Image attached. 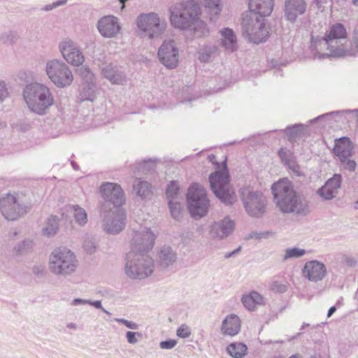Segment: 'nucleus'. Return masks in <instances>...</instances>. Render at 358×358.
Returning <instances> with one entry per match:
<instances>
[{
    "label": "nucleus",
    "mask_w": 358,
    "mask_h": 358,
    "mask_svg": "<svg viewBox=\"0 0 358 358\" xmlns=\"http://www.w3.org/2000/svg\"><path fill=\"white\" fill-rule=\"evenodd\" d=\"M268 234V232L265 233H258L256 231L251 232L247 237L248 239H260L263 237H266V234Z\"/></svg>",
    "instance_id": "nucleus-60"
},
{
    "label": "nucleus",
    "mask_w": 358,
    "mask_h": 358,
    "mask_svg": "<svg viewBox=\"0 0 358 358\" xmlns=\"http://www.w3.org/2000/svg\"><path fill=\"white\" fill-rule=\"evenodd\" d=\"M89 302L90 303L88 304L94 306V308H96L97 309H101L103 313H105L107 315H111L110 312H108L107 310H106L105 308H103L102 307L101 301H90V300H89Z\"/></svg>",
    "instance_id": "nucleus-59"
},
{
    "label": "nucleus",
    "mask_w": 358,
    "mask_h": 358,
    "mask_svg": "<svg viewBox=\"0 0 358 358\" xmlns=\"http://www.w3.org/2000/svg\"><path fill=\"white\" fill-rule=\"evenodd\" d=\"M154 269L152 257L145 253L129 252L126 256L125 274L131 279L142 280L150 276Z\"/></svg>",
    "instance_id": "nucleus-7"
},
{
    "label": "nucleus",
    "mask_w": 358,
    "mask_h": 358,
    "mask_svg": "<svg viewBox=\"0 0 358 358\" xmlns=\"http://www.w3.org/2000/svg\"><path fill=\"white\" fill-rule=\"evenodd\" d=\"M45 268L43 266H34L33 268V273L37 277H42L44 275Z\"/></svg>",
    "instance_id": "nucleus-62"
},
{
    "label": "nucleus",
    "mask_w": 358,
    "mask_h": 358,
    "mask_svg": "<svg viewBox=\"0 0 358 358\" xmlns=\"http://www.w3.org/2000/svg\"><path fill=\"white\" fill-rule=\"evenodd\" d=\"M71 211L73 212V217L76 222L80 226H84L88 221L87 213L86 210L78 205H71L69 206Z\"/></svg>",
    "instance_id": "nucleus-37"
},
{
    "label": "nucleus",
    "mask_w": 358,
    "mask_h": 358,
    "mask_svg": "<svg viewBox=\"0 0 358 358\" xmlns=\"http://www.w3.org/2000/svg\"><path fill=\"white\" fill-rule=\"evenodd\" d=\"M0 211L7 220L14 221L27 213L26 206L21 205L11 194L0 199Z\"/></svg>",
    "instance_id": "nucleus-16"
},
{
    "label": "nucleus",
    "mask_w": 358,
    "mask_h": 358,
    "mask_svg": "<svg viewBox=\"0 0 358 358\" xmlns=\"http://www.w3.org/2000/svg\"><path fill=\"white\" fill-rule=\"evenodd\" d=\"M285 166H287L290 170H292L294 173H298L299 171V166L296 163L295 157H292V159H289L283 163Z\"/></svg>",
    "instance_id": "nucleus-53"
},
{
    "label": "nucleus",
    "mask_w": 358,
    "mask_h": 358,
    "mask_svg": "<svg viewBox=\"0 0 358 358\" xmlns=\"http://www.w3.org/2000/svg\"><path fill=\"white\" fill-rule=\"evenodd\" d=\"M59 226V217L56 215H51L47 219L45 226L42 229V233L44 236L48 237L53 236L57 233Z\"/></svg>",
    "instance_id": "nucleus-35"
},
{
    "label": "nucleus",
    "mask_w": 358,
    "mask_h": 358,
    "mask_svg": "<svg viewBox=\"0 0 358 358\" xmlns=\"http://www.w3.org/2000/svg\"><path fill=\"white\" fill-rule=\"evenodd\" d=\"M352 45L353 48H349L354 52L352 56H355L356 52L358 53V28H356L352 34Z\"/></svg>",
    "instance_id": "nucleus-54"
},
{
    "label": "nucleus",
    "mask_w": 358,
    "mask_h": 358,
    "mask_svg": "<svg viewBox=\"0 0 358 358\" xmlns=\"http://www.w3.org/2000/svg\"><path fill=\"white\" fill-rule=\"evenodd\" d=\"M101 73L105 78L112 84L124 85L127 83V76L123 71L118 66L112 64H106L101 69Z\"/></svg>",
    "instance_id": "nucleus-23"
},
{
    "label": "nucleus",
    "mask_w": 358,
    "mask_h": 358,
    "mask_svg": "<svg viewBox=\"0 0 358 358\" xmlns=\"http://www.w3.org/2000/svg\"><path fill=\"white\" fill-rule=\"evenodd\" d=\"M99 191L103 200L100 210L120 208L125 201L123 190L118 184L104 182L101 185Z\"/></svg>",
    "instance_id": "nucleus-13"
},
{
    "label": "nucleus",
    "mask_w": 358,
    "mask_h": 358,
    "mask_svg": "<svg viewBox=\"0 0 358 358\" xmlns=\"http://www.w3.org/2000/svg\"><path fill=\"white\" fill-rule=\"evenodd\" d=\"M347 39L346 29L341 23L331 25L324 36H312L310 48L315 50L314 59H324L327 57L353 55V51L347 45Z\"/></svg>",
    "instance_id": "nucleus-2"
},
{
    "label": "nucleus",
    "mask_w": 358,
    "mask_h": 358,
    "mask_svg": "<svg viewBox=\"0 0 358 358\" xmlns=\"http://www.w3.org/2000/svg\"><path fill=\"white\" fill-rule=\"evenodd\" d=\"M23 97L29 109L38 115H45L55 103L50 88L38 83L26 85Z\"/></svg>",
    "instance_id": "nucleus-4"
},
{
    "label": "nucleus",
    "mask_w": 358,
    "mask_h": 358,
    "mask_svg": "<svg viewBox=\"0 0 358 358\" xmlns=\"http://www.w3.org/2000/svg\"><path fill=\"white\" fill-rule=\"evenodd\" d=\"M177 344V341L173 339H169L160 342L159 346L162 349L171 350Z\"/></svg>",
    "instance_id": "nucleus-56"
},
{
    "label": "nucleus",
    "mask_w": 358,
    "mask_h": 358,
    "mask_svg": "<svg viewBox=\"0 0 358 358\" xmlns=\"http://www.w3.org/2000/svg\"><path fill=\"white\" fill-rule=\"evenodd\" d=\"M274 201L283 213L306 216L310 213L309 202L294 189L292 182L287 178L279 180L271 187Z\"/></svg>",
    "instance_id": "nucleus-3"
},
{
    "label": "nucleus",
    "mask_w": 358,
    "mask_h": 358,
    "mask_svg": "<svg viewBox=\"0 0 358 358\" xmlns=\"http://www.w3.org/2000/svg\"><path fill=\"white\" fill-rule=\"evenodd\" d=\"M96 27L101 36L106 38H115L121 30L118 17L113 15L101 17L97 22Z\"/></svg>",
    "instance_id": "nucleus-19"
},
{
    "label": "nucleus",
    "mask_w": 358,
    "mask_h": 358,
    "mask_svg": "<svg viewBox=\"0 0 358 358\" xmlns=\"http://www.w3.org/2000/svg\"><path fill=\"white\" fill-rule=\"evenodd\" d=\"M341 175L336 173L325 182V185L328 186L331 190H333L336 194H337L338 189L341 188Z\"/></svg>",
    "instance_id": "nucleus-40"
},
{
    "label": "nucleus",
    "mask_w": 358,
    "mask_h": 358,
    "mask_svg": "<svg viewBox=\"0 0 358 358\" xmlns=\"http://www.w3.org/2000/svg\"><path fill=\"white\" fill-rule=\"evenodd\" d=\"M18 38L17 34L13 31H6L0 35V41L7 45H13L17 41Z\"/></svg>",
    "instance_id": "nucleus-41"
},
{
    "label": "nucleus",
    "mask_w": 358,
    "mask_h": 358,
    "mask_svg": "<svg viewBox=\"0 0 358 358\" xmlns=\"http://www.w3.org/2000/svg\"><path fill=\"white\" fill-rule=\"evenodd\" d=\"M352 150L353 145L349 138L343 136L335 140L333 152L338 157L340 162H343L351 157Z\"/></svg>",
    "instance_id": "nucleus-25"
},
{
    "label": "nucleus",
    "mask_w": 358,
    "mask_h": 358,
    "mask_svg": "<svg viewBox=\"0 0 358 358\" xmlns=\"http://www.w3.org/2000/svg\"><path fill=\"white\" fill-rule=\"evenodd\" d=\"M307 3L306 0H285L284 15L285 19L294 23L297 17L304 14L306 11Z\"/></svg>",
    "instance_id": "nucleus-21"
},
{
    "label": "nucleus",
    "mask_w": 358,
    "mask_h": 358,
    "mask_svg": "<svg viewBox=\"0 0 358 358\" xmlns=\"http://www.w3.org/2000/svg\"><path fill=\"white\" fill-rule=\"evenodd\" d=\"M203 6L207 11L208 19L211 22H216L222 12L221 0H203Z\"/></svg>",
    "instance_id": "nucleus-30"
},
{
    "label": "nucleus",
    "mask_w": 358,
    "mask_h": 358,
    "mask_svg": "<svg viewBox=\"0 0 358 358\" xmlns=\"http://www.w3.org/2000/svg\"><path fill=\"white\" fill-rule=\"evenodd\" d=\"M33 246V242L31 240H24L22 241L21 243H18L15 248L14 250L17 253H24L30 248H31Z\"/></svg>",
    "instance_id": "nucleus-46"
},
{
    "label": "nucleus",
    "mask_w": 358,
    "mask_h": 358,
    "mask_svg": "<svg viewBox=\"0 0 358 358\" xmlns=\"http://www.w3.org/2000/svg\"><path fill=\"white\" fill-rule=\"evenodd\" d=\"M305 132L306 128L304 125L301 124L287 127L285 129V133L289 140H294L295 138L303 137L305 135Z\"/></svg>",
    "instance_id": "nucleus-38"
},
{
    "label": "nucleus",
    "mask_w": 358,
    "mask_h": 358,
    "mask_svg": "<svg viewBox=\"0 0 358 358\" xmlns=\"http://www.w3.org/2000/svg\"><path fill=\"white\" fill-rule=\"evenodd\" d=\"M187 207L191 216L195 219L204 217L209 208L206 190L199 184L194 183L187 194Z\"/></svg>",
    "instance_id": "nucleus-10"
},
{
    "label": "nucleus",
    "mask_w": 358,
    "mask_h": 358,
    "mask_svg": "<svg viewBox=\"0 0 358 358\" xmlns=\"http://www.w3.org/2000/svg\"><path fill=\"white\" fill-rule=\"evenodd\" d=\"M59 50L64 59L70 64L78 66L85 62V57L76 43L66 38L59 43Z\"/></svg>",
    "instance_id": "nucleus-18"
},
{
    "label": "nucleus",
    "mask_w": 358,
    "mask_h": 358,
    "mask_svg": "<svg viewBox=\"0 0 358 358\" xmlns=\"http://www.w3.org/2000/svg\"><path fill=\"white\" fill-rule=\"evenodd\" d=\"M78 73L82 78L83 83L93 82L94 80V76L92 72L89 68L86 66H81L77 70Z\"/></svg>",
    "instance_id": "nucleus-42"
},
{
    "label": "nucleus",
    "mask_w": 358,
    "mask_h": 358,
    "mask_svg": "<svg viewBox=\"0 0 358 358\" xmlns=\"http://www.w3.org/2000/svg\"><path fill=\"white\" fill-rule=\"evenodd\" d=\"M155 160L148 159L147 160H143L139 162H136L133 166L134 173L136 176L145 175L152 171L155 168Z\"/></svg>",
    "instance_id": "nucleus-33"
},
{
    "label": "nucleus",
    "mask_w": 358,
    "mask_h": 358,
    "mask_svg": "<svg viewBox=\"0 0 358 358\" xmlns=\"http://www.w3.org/2000/svg\"><path fill=\"white\" fill-rule=\"evenodd\" d=\"M115 321L118 323L125 325L127 328L133 330H137L139 328V325L132 321L127 320L124 318H115Z\"/></svg>",
    "instance_id": "nucleus-50"
},
{
    "label": "nucleus",
    "mask_w": 358,
    "mask_h": 358,
    "mask_svg": "<svg viewBox=\"0 0 358 358\" xmlns=\"http://www.w3.org/2000/svg\"><path fill=\"white\" fill-rule=\"evenodd\" d=\"M227 352L233 358H243L248 353V346L243 343H231L227 347Z\"/></svg>",
    "instance_id": "nucleus-36"
},
{
    "label": "nucleus",
    "mask_w": 358,
    "mask_h": 358,
    "mask_svg": "<svg viewBox=\"0 0 358 358\" xmlns=\"http://www.w3.org/2000/svg\"><path fill=\"white\" fill-rule=\"evenodd\" d=\"M103 229L108 234H117L125 227L126 215L120 208L100 210Z\"/></svg>",
    "instance_id": "nucleus-14"
},
{
    "label": "nucleus",
    "mask_w": 358,
    "mask_h": 358,
    "mask_svg": "<svg viewBox=\"0 0 358 358\" xmlns=\"http://www.w3.org/2000/svg\"><path fill=\"white\" fill-rule=\"evenodd\" d=\"M317 193L324 200H331L336 194L325 184L317 189Z\"/></svg>",
    "instance_id": "nucleus-44"
},
{
    "label": "nucleus",
    "mask_w": 358,
    "mask_h": 358,
    "mask_svg": "<svg viewBox=\"0 0 358 358\" xmlns=\"http://www.w3.org/2000/svg\"><path fill=\"white\" fill-rule=\"evenodd\" d=\"M155 236L149 228L141 227L134 231L131 241L129 252L135 253H145L152 250L154 246Z\"/></svg>",
    "instance_id": "nucleus-15"
},
{
    "label": "nucleus",
    "mask_w": 358,
    "mask_h": 358,
    "mask_svg": "<svg viewBox=\"0 0 358 358\" xmlns=\"http://www.w3.org/2000/svg\"><path fill=\"white\" fill-rule=\"evenodd\" d=\"M177 259L176 252L170 247L164 246L159 253V264L163 268L172 265Z\"/></svg>",
    "instance_id": "nucleus-29"
},
{
    "label": "nucleus",
    "mask_w": 358,
    "mask_h": 358,
    "mask_svg": "<svg viewBox=\"0 0 358 358\" xmlns=\"http://www.w3.org/2000/svg\"><path fill=\"white\" fill-rule=\"evenodd\" d=\"M306 254V250L299 248L294 247L287 248L285 250V255L282 257L283 261H287L290 259H296L301 257Z\"/></svg>",
    "instance_id": "nucleus-39"
},
{
    "label": "nucleus",
    "mask_w": 358,
    "mask_h": 358,
    "mask_svg": "<svg viewBox=\"0 0 358 358\" xmlns=\"http://www.w3.org/2000/svg\"><path fill=\"white\" fill-rule=\"evenodd\" d=\"M133 189L136 194L142 199L149 197L152 194V185L148 182L136 178L134 181Z\"/></svg>",
    "instance_id": "nucleus-31"
},
{
    "label": "nucleus",
    "mask_w": 358,
    "mask_h": 358,
    "mask_svg": "<svg viewBox=\"0 0 358 358\" xmlns=\"http://www.w3.org/2000/svg\"><path fill=\"white\" fill-rule=\"evenodd\" d=\"M342 260L343 262L348 266H355L356 264V261L355 259L352 257H350V256H347V255H344L343 257H342Z\"/></svg>",
    "instance_id": "nucleus-61"
},
{
    "label": "nucleus",
    "mask_w": 358,
    "mask_h": 358,
    "mask_svg": "<svg viewBox=\"0 0 358 358\" xmlns=\"http://www.w3.org/2000/svg\"><path fill=\"white\" fill-rule=\"evenodd\" d=\"M136 336H138L139 338H142V334L140 332H135V331H127L126 333V338L129 343L130 344H136L138 343V339L136 338Z\"/></svg>",
    "instance_id": "nucleus-51"
},
{
    "label": "nucleus",
    "mask_w": 358,
    "mask_h": 358,
    "mask_svg": "<svg viewBox=\"0 0 358 358\" xmlns=\"http://www.w3.org/2000/svg\"><path fill=\"white\" fill-rule=\"evenodd\" d=\"M8 96V92L5 83L0 81V102L3 101Z\"/></svg>",
    "instance_id": "nucleus-57"
},
{
    "label": "nucleus",
    "mask_w": 358,
    "mask_h": 358,
    "mask_svg": "<svg viewBox=\"0 0 358 358\" xmlns=\"http://www.w3.org/2000/svg\"><path fill=\"white\" fill-rule=\"evenodd\" d=\"M179 191V187L176 182L171 181L166 188V196L169 200H173L176 197Z\"/></svg>",
    "instance_id": "nucleus-45"
},
{
    "label": "nucleus",
    "mask_w": 358,
    "mask_h": 358,
    "mask_svg": "<svg viewBox=\"0 0 358 358\" xmlns=\"http://www.w3.org/2000/svg\"><path fill=\"white\" fill-rule=\"evenodd\" d=\"M240 329L241 320L236 315H229L222 322V331L225 335L235 336L240 331Z\"/></svg>",
    "instance_id": "nucleus-27"
},
{
    "label": "nucleus",
    "mask_w": 358,
    "mask_h": 358,
    "mask_svg": "<svg viewBox=\"0 0 358 358\" xmlns=\"http://www.w3.org/2000/svg\"><path fill=\"white\" fill-rule=\"evenodd\" d=\"M249 12L247 14H256L269 16L273 10L274 0H247Z\"/></svg>",
    "instance_id": "nucleus-24"
},
{
    "label": "nucleus",
    "mask_w": 358,
    "mask_h": 358,
    "mask_svg": "<svg viewBox=\"0 0 358 358\" xmlns=\"http://www.w3.org/2000/svg\"><path fill=\"white\" fill-rule=\"evenodd\" d=\"M89 303H90L89 300L76 298L73 300L71 305H73V306L85 305V304H88Z\"/></svg>",
    "instance_id": "nucleus-63"
},
{
    "label": "nucleus",
    "mask_w": 358,
    "mask_h": 358,
    "mask_svg": "<svg viewBox=\"0 0 358 358\" xmlns=\"http://www.w3.org/2000/svg\"><path fill=\"white\" fill-rule=\"evenodd\" d=\"M303 275L312 282H318L323 280L327 275V267L317 260L307 262L302 270Z\"/></svg>",
    "instance_id": "nucleus-20"
},
{
    "label": "nucleus",
    "mask_w": 358,
    "mask_h": 358,
    "mask_svg": "<svg viewBox=\"0 0 358 358\" xmlns=\"http://www.w3.org/2000/svg\"><path fill=\"white\" fill-rule=\"evenodd\" d=\"M83 248L89 254H93L96 252V245L92 239L87 238L84 241Z\"/></svg>",
    "instance_id": "nucleus-49"
},
{
    "label": "nucleus",
    "mask_w": 358,
    "mask_h": 358,
    "mask_svg": "<svg viewBox=\"0 0 358 358\" xmlns=\"http://www.w3.org/2000/svg\"><path fill=\"white\" fill-rule=\"evenodd\" d=\"M235 222L229 217L214 222L211 227L210 233L212 237L223 239L229 236L234 231Z\"/></svg>",
    "instance_id": "nucleus-22"
},
{
    "label": "nucleus",
    "mask_w": 358,
    "mask_h": 358,
    "mask_svg": "<svg viewBox=\"0 0 358 358\" xmlns=\"http://www.w3.org/2000/svg\"><path fill=\"white\" fill-rule=\"evenodd\" d=\"M78 265L75 254L65 248L55 249L49 257L50 271L56 275L69 276L75 273Z\"/></svg>",
    "instance_id": "nucleus-6"
},
{
    "label": "nucleus",
    "mask_w": 358,
    "mask_h": 358,
    "mask_svg": "<svg viewBox=\"0 0 358 358\" xmlns=\"http://www.w3.org/2000/svg\"><path fill=\"white\" fill-rule=\"evenodd\" d=\"M176 335L182 338H188L191 335V329L186 324H183L178 328Z\"/></svg>",
    "instance_id": "nucleus-47"
},
{
    "label": "nucleus",
    "mask_w": 358,
    "mask_h": 358,
    "mask_svg": "<svg viewBox=\"0 0 358 358\" xmlns=\"http://www.w3.org/2000/svg\"><path fill=\"white\" fill-rule=\"evenodd\" d=\"M278 155L283 163L294 157L293 152L287 148H280L278 151Z\"/></svg>",
    "instance_id": "nucleus-48"
},
{
    "label": "nucleus",
    "mask_w": 358,
    "mask_h": 358,
    "mask_svg": "<svg viewBox=\"0 0 358 358\" xmlns=\"http://www.w3.org/2000/svg\"><path fill=\"white\" fill-rule=\"evenodd\" d=\"M241 301L245 308L250 311H254L257 306L264 303V297L255 291L243 295Z\"/></svg>",
    "instance_id": "nucleus-28"
},
{
    "label": "nucleus",
    "mask_w": 358,
    "mask_h": 358,
    "mask_svg": "<svg viewBox=\"0 0 358 358\" xmlns=\"http://www.w3.org/2000/svg\"><path fill=\"white\" fill-rule=\"evenodd\" d=\"M241 200L248 215L259 217L264 213L265 197L258 191H253L249 187H244L239 191Z\"/></svg>",
    "instance_id": "nucleus-12"
},
{
    "label": "nucleus",
    "mask_w": 358,
    "mask_h": 358,
    "mask_svg": "<svg viewBox=\"0 0 358 358\" xmlns=\"http://www.w3.org/2000/svg\"><path fill=\"white\" fill-rule=\"evenodd\" d=\"M241 250V247L239 246L238 248H237L234 250H233L231 252H227L224 255V257L227 258V259H229V258L234 256L235 255L238 254V252H240Z\"/></svg>",
    "instance_id": "nucleus-64"
},
{
    "label": "nucleus",
    "mask_w": 358,
    "mask_h": 358,
    "mask_svg": "<svg viewBox=\"0 0 358 358\" xmlns=\"http://www.w3.org/2000/svg\"><path fill=\"white\" fill-rule=\"evenodd\" d=\"M285 166H287L290 170H292L294 173H298L299 171V166L296 163L295 157H292V159H289L283 163Z\"/></svg>",
    "instance_id": "nucleus-52"
},
{
    "label": "nucleus",
    "mask_w": 358,
    "mask_h": 358,
    "mask_svg": "<svg viewBox=\"0 0 358 358\" xmlns=\"http://www.w3.org/2000/svg\"><path fill=\"white\" fill-rule=\"evenodd\" d=\"M219 52L220 49L216 45H206L199 51L198 58L201 62H208L212 58L219 55Z\"/></svg>",
    "instance_id": "nucleus-34"
},
{
    "label": "nucleus",
    "mask_w": 358,
    "mask_h": 358,
    "mask_svg": "<svg viewBox=\"0 0 358 358\" xmlns=\"http://www.w3.org/2000/svg\"><path fill=\"white\" fill-rule=\"evenodd\" d=\"M169 207L171 216L177 220H179L181 217V208L180 204L173 200H169Z\"/></svg>",
    "instance_id": "nucleus-43"
},
{
    "label": "nucleus",
    "mask_w": 358,
    "mask_h": 358,
    "mask_svg": "<svg viewBox=\"0 0 358 358\" xmlns=\"http://www.w3.org/2000/svg\"><path fill=\"white\" fill-rule=\"evenodd\" d=\"M160 62L169 69H176L179 62V51L173 40L164 41L158 50Z\"/></svg>",
    "instance_id": "nucleus-17"
},
{
    "label": "nucleus",
    "mask_w": 358,
    "mask_h": 358,
    "mask_svg": "<svg viewBox=\"0 0 358 358\" xmlns=\"http://www.w3.org/2000/svg\"><path fill=\"white\" fill-rule=\"evenodd\" d=\"M96 86L95 81L83 83L80 90V99L82 101H93L96 98Z\"/></svg>",
    "instance_id": "nucleus-32"
},
{
    "label": "nucleus",
    "mask_w": 358,
    "mask_h": 358,
    "mask_svg": "<svg viewBox=\"0 0 358 358\" xmlns=\"http://www.w3.org/2000/svg\"><path fill=\"white\" fill-rule=\"evenodd\" d=\"M136 23L138 36L146 40L162 38L168 28L166 19L155 12L141 13Z\"/></svg>",
    "instance_id": "nucleus-5"
},
{
    "label": "nucleus",
    "mask_w": 358,
    "mask_h": 358,
    "mask_svg": "<svg viewBox=\"0 0 358 358\" xmlns=\"http://www.w3.org/2000/svg\"><path fill=\"white\" fill-rule=\"evenodd\" d=\"M272 290L280 293H283L286 291L287 287L285 285L280 284L278 282H274L271 285Z\"/></svg>",
    "instance_id": "nucleus-58"
},
{
    "label": "nucleus",
    "mask_w": 358,
    "mask_h": 358,
    "mask_svg": "<svg viewBox=\"0 0 358 358\" xmlns=\"http://www.w3.org/2000/svg\"><path fill=\"white\" fill-rule=\"evenodd\" d=\"M171 26L180 31H193L197 38H204L210 31L207 24L201 19L202 7L200 0H182L169 8Z\"/></svg>",
    "instance_id": "nucleus-1"
},
{
    "label": "nucleus",
    "mask_w": 358,
    "mask_h": 358,
    "mask_svg": "<svg viewBox=\"0 0 358 358\" xmlns=\"http://www.w3.org/2000/svg\"><path fill=\"white\" fill-rule=\"evenodd\" d=\"M265 17L256 14H245L243 17L242 27L243 34L254 43L266 41L269 31L265 24Z\"/></svg>",
    "instance_id": "nucleus-9"
},
{
    "label": "nucleus",
    "mask_w": 358,
    "mask_h": 358,
    "mask_svg": "<svg viewBox=\"0 0 358 358\" xmlns=\"http://www.w3.org/2000/svg\"><path fill=\"white\" fill-rule=\"evenodd\" d=\"M220 43L228 52H234L238 48L237 38L233 29L225 27L220 31Z\"/></svg>",
    "instance_id": "nucleus-26"
},
{
    "label": "nucleus",
    "mask_w": 358,
    "mask_h": 358,
    "mask_svg": "<svg viewBox=\"0 0 358 358\" xmlns=\"http://www.w3.org/2000/svg\"><path fill=\"white\" fill-rule=\"evenodd\" d=\"M45 72L50 80L58 87L69 86L73 80V73L69 66L57 59L46 63Z\"/></svg>",
    "instance_id": "nucleus-11"
},
{
    "label": "nucleus",
    "mask_w": 358,
    "mask_h": 358,
    "mask_svg": "<svg viewBox=\"0 0 358 358\" xmlns=\"http://www.w3.org/2000/svg\"><path fill=\"white\" fill-rule=\"evenodd\" d=\"M230 177L227 163L223 162V169L209 176L210 188L214 194L226 205H231L235 201L234 192L229 188Z\"/></svg>",
    "instance_id": "nucleus-8"
},
{
    "label": "nucleus",
    "mask_w": 358,
    "mask_h": 358,
    "mask_svg": "<svg viewBox=\"0 0 358 358\" xmlns=\"http://www.w3.org/2000/svg\"><path fill=\"white\" fill-rule=\"evenodd\" d=\"M343 168L349 171H354L357 167V163L354 160L349 159L348 158L343 162H341Z\"/></svg>",
    "instance_id": "nucleus-55"
}]
</instances>
